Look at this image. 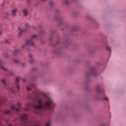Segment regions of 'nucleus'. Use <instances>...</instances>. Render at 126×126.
Returning a JSON list of instances; mask_svg holds the SVG:
<instances>
[{
  "instance_id": "11",
  "label": "nucleus",
  "mask_w": 126,
  "mask_h": 126,
  "mask_svg": "<svg viewBox=\"0 0 126 126\" xmlns=\"http://www.w3.org/2000/svg\"><path fill=\"white\" fill-rule=\"evenodd\" d=\"M96 75V71L95 70V69H93L90 73L87 74V76H89V75Z\"/></svg>"
},
{
  "instance_id": "28",
  "label": "nucleus",
  "mask_w": 126,
  "mask_h": 126,
  "mask_svg": "<svg viewBox=\"0 0 126 126\" xmlns=\"http://www.w3.org/2000/svg\"><path fill=\"white\" fill-rule=\"evenodd\" d=\"M32 70L33 71H35L37 70V68H35V67L32 68Z\"/></svg>"
},
{
  "instance_id": "12",
  "label": "nucleus",
  "mask_w": 126,
  "mask_h": 126,
  "mask_svg": "<svg viewBox=\"0 0 126 126\" xmlns=\"http://www.w3.org/2000/svg\"><path fill=\"white\" fill-rule=\"evenodd\" d=\"M22 12L24 16H27L28 15V9L24 8L22 10Z\"/></svg>"
},
{
  "instance_id": "10",
  "label": "nucleus",
  "mask_w": 126,
  "mask_h": 126,
  "mask_svg": "<svg viewBox=\"0 0 126 126\" xmlns=\"http://www.w3.org/2000/svg\"><path fill=\"white\" fill-rule=\"evenodd\" d=\"M29 62L30 63H34V57H33V55L32 54H30L29 55Z\"/></svg>"
},
{
  "instance_id": "29",
  "label": "nucleus",
  "mask_w": 126,
  "mask_h": 126,
  "mask_svg": "<svg viewBox=\"0 0 126 126\" xmlns=\"http://www.w3.org/2000/svg\"><path fill=\"white\" fill-rule=\"evenodd\" d=\"M1 34H2V32H1V31H0V35H1Z\"/></svg>"
},
{
  "instance_id": "19",
  "label": "nucleus",
  "mask_w": 126,
  "mask_h": 126,
  "mask_svg": "<svg viewBox=\"0 0 126 126\" xmlns=\"http://www.w3.org/2000/svg\"><path fill=\"white\" fill-rule=\"evenodd\" d=\"M71 0L72 1H74L75 0H65L64 1V3H65L66 4H68V3H69V1Z\"/></svg>"
},
{
  "instance_id": "8",
  "label": "nucleus",
  "mask_w": 126,
  "mask_h": 126,
  "mask_svg": "<svg viewBox=\"0 0 126 126\" xmlns=\"http://www.w3.org/2000/svg\"><path fill=\"white\" fill-rule=\"evenodd\" d=\"M32 88H33V89H36V85L34 83H31L30 84L29 86L27 87V89L28 91H30Z\"/></svg>"
},
{
  "instance_id": "14",
  "label": "nucleus",
  "mask_w": 126,
  "mask_h": 126,
  "mask_svg": "<svg viewBox=\"0 0 126 126\" xmlns=\"http://www.w3.org/2000/svg\"><path fill=\"white\" fill-rule=\"evenodd\" d=\"M33 106V104H32L31 103H29L26 105V111H29L30 108Z\"/></svg>"
},
{
  "instance_id": "6",
  "label": "nucleus",
  "mask_w": 126,
  "mask_h": 126,
  "mask_svg": "<svg viewBox=\"0 0 126 126\" xmlns=\"http://www.w3.org/2000/svg\"><path fill=\"white\" fill-rule=\"evenodd\" d=\"M3 64H4V62H3V60H0V66L3 70H4V71H7V72H8L10 75H13V72L12 71H10L8 70V69L4 67L3 66Z\"/></svg>"
},
{
  "instance_id": "33",
  "label": "nucleus",
  "mask_w": 126,
  "mask_h": 126,
  "mask_svg": "<svg viewBox=\"0 0 126 126\" xmlns=\"http://www.w3.org/2000/svg\"><path fill=\"white\" fill-rule=\"evenodd\" d=\"M0 61H2V60H0ZM0 68H1V67L0 66Z\"/></svg>"
},
{
  "instance_id": "17",
  "label": "nucleus",
  "mask_w": 126,
  "mask_h": 126,
  "mask_svg": "<svg viewBox=\"0 0 126 126\" xmlns=\"http://www.w3.org/2000/svg\"><path fill=\"white\" fill-rule=\"evenodd\" d=\"M19 53V51L18 49H15L13 51V54L14 56H16V55H17V54H18Z\"/></svg>"
},
{
  "instance_id": "25",
  "label": "nucleus",
  "mask_w": 126,
  "mask_h": 126,
  "mask_svg": "<svg viewBox=\"0 0 126 126\" xmlns=\"http://www.w3.org/2000/svg\"><path fill=\"white\" fill-rule=\"evenodd\" d=\"M103 99L105 100V101H108L109 99L106 97L105 96L103 97Z\"/></svg>"
},
{
  "instance_id": "5",
  "label": "nucleus",
  "mask_w": 126,
  "mask_h": 126,
  "mask_svg": "<svg viewBox=\"0 0 126 126\" xmlns=\"http://www.w3.org/2000/svg\"><path fill=\"white\" fill-rule=\"evenodd\" d=\"M30 29V25L29 24L26 23L25 24V28L24 29H22L21 27L18 28V31L19 32V35H21L22 33H25V32H27V31H29Z\"/></svg>"
},
{
  "instance_id": "31",
  "label": "nucleus",
  "mask_w": 126,
  "mask_h": 126,
  "mask_svg": "<svg viewBox=\"0 0 126 126\" xmlns=\"http://www.w3.org/2000/svg\"><path fill=\"white\" fill-rule=\"evenodd\" d=\"M42 1H45L46 0H41Z\"/></svg>"
},
{
  "instance_id": "4",
  "label": "nucleus",
  "mask_w": 126,
  "mask_h": 126,
  "mask_svg": "<svg viewBox=\"0 0 126 126\" xmlns=\"http://www.w3.org/2000/svg\"><path fill=\"white\" fill-rule=\"evenodd\" d=\"M1 82L2 83L4 87L9 90L11 93H15V90L13 88H9L8 87V84L6 83V80L4 79H1Z\"/></svg>"
},
{
  "instance_id": "22",
  "label": "nucleus",
  "mask_w": 126,
  "mask_h": 126,
  "mask_svg": "<svg viewBox=\"0 0 126 126\" xmlns=\"http://www.w3.org/2000/svg\"><path fill=\"white\" fill-rule=\"evenodd\" d=\"M4 42L6 43V44H10V41L7 39H5Z\"/></svg>"
},
{
  "instance_id": "3",
  "label": "nucleus",
  "mask_w": 126,
  "mask_h": 126,
  "mask_svg": "<svg viewBox=\"0 0 126 126\" xmlns=\"http://www.w3.org/2000/svg\"><path fill=\"white\" fill-rule=\"evenodd\" d=\"M31 38L32 39L27 40L26 43L22 45V49H26L27 48V46H32V47H34L35 44L33 42V40L37 39V38H38V36L36 35H33L31 36Z\"/></svg>"
},
{
  "instance_id": "21",
  "label": "nucleus",
  "mask_w": 126,
  "mask_h": 126,
  "mask_svg": "<svg viewBox=\"0 0 126 126\" xmlns=\"http://www.w3.org/2000/svg\"><path fill=\"white\" fill-rule=\"evenodd\" d=\"M49 5L53 6V5H54V2L53 1H49Z\"/></svg>"
},
{
  "instance_id": "16",
  "label": "nucleus",
  "mask_w": 126,
  "mask_h": 126,
  "mask_svg": "<svg viewBox=\"0 0 126 126\" xmlns=\"http://www.w3.org/2000/svg\"><path fill=\"white\" fill-rule=\"evenodd\" d=\"M12 112V110L6 109L5 110V111L4 112V113H5V114H6L7 115H10V114Z\"/></svg>"
},
{
  "instance_id": "2",
  "label": "nucleus",
  "mask_w": 126,
  "mask_h": 126,
  "mask_svg": "<svg viewBox=\"0 0 126 126\" xmlns=\"http://www.w3.org/2000/svg\"><path fill=\"white\" fill-rule=\"evenodd\" d=\"M20 120L23 123H24L25 126H41L39 124H33L31 121H28L27 120V114H23L20 117ZM45 126H51V122H48L45 125Z\"/></svg>"
},
{
  "instance_id": "15",
  "label": "nucleus",
  "mask_w": 126,
  "mask_h": 126,
  "mask_svg": "<svg viewBox=\"0 0 126 126\" xmlns=\"http://www.w3.org/2000/svg\"><path fill=\"white\" fill-rule=\"evenodd\" d=\"M96 90L99 93H100V92H103V90L102 89H101V88H100V86H96Z\"/></svg>"
},
{
  "instance_id": "9",
  "label": "nucleus",
  "mask_w": 126,
  "mask_h": 126,
  "mask_svg": "<svg viewBox=\"0 0 126 126\" xmlns=\"http://www.w3.org/2000/svg\"><path fill=\"white\" fill-rule=\"evenodd\" d=\"M20 80V78H16L15 85L17 89H18V90H20V87L19 86V84H18V82H19Z\"/></svg>"
},
{
  "instance_id": "1",
  "label": "nucleus",
  "mask_w": 126,
  "mask_h": 126,
  "mask_svg": "<svg viewBox=\"0 0 126 126\" xmlns=\"http://www.w3.org/2000/svg\"><path fill=\"white\" fill-rule=\"evenodd\" d=\"M35 91L34 95L30 94L27 97V100L33 99V103L36 104V105H33V109H35V114H38L39 113L38 112L40 110H48L51 111V110H53L55 108L56 104L54 103L52 98L47 96L45 94L39 96L40 91L35 89Z\"/></svg>"
},
{
  "instance_id": "23",
  "label": "nucleus",
  "mask_w": 126,
  "mask_h": 126,
  "mask_svg": "<svg viewBox=\"0 0 126 126\" xmlns=\"http://www.w3.org/2000/svg\"><path fill=\"white\" fill-rule=\"evenodd\" d=\"M14 63H19V61L18 60H15Z\"/></svg>"
},
{
  "instance_id": "30",
  "label": "nucleus",
  "mask_w": 126,
  "mask_h": 126,
  "mask_svg": "<svg viewBox=\"0 0 126 126\" xmlns=\"http://www.w3.org/2000/svg\"><path fill=\"white\" fill-rule=\"evenodd\" d=\"M8 122H9V120H7L6 121V123H8Z\"/></svg>"
},
{
  "instance_id": "34",
  "label": "nucleus",
  "mask_w": 126,
  "mask_h": 126,
  "mask_svg": "<svg viewBox=\"0 0 126 126\" xmlns=\"http://www.w3.org/2000/svg\"><path fill=\"white\" fill-rule=\"evenodd\" d=\"M23 81H25V80L23 79Z\"/></svg>"
},
{
  "instance_id": "18",
  "label": "nucleus",
  "mask_w": 126,
  "mask_h": 126,
  "mask_svg": "<svg viewBox=\"0 0 126 126\" xmlns=\"http://www.w3.org/2000/svg\"><path fill=\"white\" fill-rule=\"evenodd\" d=\"M9 15V13L8 12H6L4 14V18H8V16Z\"/></svg>"
},
{
  "instance_id": "27",
  "label": "nucleus",
  "mask_w": 126,
  "mask_h": 126,
  "mask_svg": "<svg viewBox=\"0 0 126 126\" xmlns=\"http://www.w3.org/2000/svg\"><path fill=\"white\" fill-rule=\"evenodd\" d=\"M4 56L5 58H7L8 57V55L7 54V53L5 54Z\"/></svg>"
},
{
  "instance_id": "32",
  "label": "nucleus",
  "mask_w": 126,
  "mask_h": 126,
  "mask_svg": "<svg viewBox=\"0 0 126 126\" xmlns=\"http://www.w3.org/2000/svg\"><path fill=\"white\" fill-rule=\"evenodd\" d=\"M1 28V26H0V29Z\"/></svg>"
},
{
  "instance_id": "7",
  "label": "nucleus",
  "mask_w": 126,
  "mask_h": 126,
  "mask_svg": "<svg viewBox=\"0 0 126 126\" xmlns=\"http://www.w3.org/2000/svg\"><path fill=\"white\" fill-rule=\"evenodd\" d=\"M21 106H22V105L21 104V103L18 102L17 103L18 108H16V106L15 105H11L10 108H11V110H13L14 111H17V112H19V111H20L19 108H21Z\"/></svg>"
},
{
  "instance_id": "26",
  "label": "nucleus",
  "mask_w": 126,
  "mask_h": 126,
  "mask_svg": "<svg viewBox=\"0 0 126 126\" xmlns=\"http://www.w3.org/2000/svg\"><path fill=\"white\" fill-rule=\"evenodd\" d=\"M21 65H22V66H25V63H21Z\"/></svg>"
},
{
  "instance_id": "13",
  "label": "nucleus",
  "mask_w": 126,
  "mask_h": 126,
  "mask_svg": "<svg viewBox=\"0 0 126 126\" xmlns=\"http://www.w3.org/2000/svg\"><path fill=\"white\" fill-rule=\"evenodd\" d=\"M17 8H15L11 10L12 16H15L16 15V12L18 11Z\"/></svg>"
},
{
  "instance_id": "24",
  "label": "nucleus",
  "mask_w": 126,
  "mask_h": 126,
  "mask_svg": "<svg viewBox=\"0 0 126 126\" xmlns=\"http://www.w3.org/2000/svg\"><path fill=\"white\" fill-rule=\"evenodd\" d=\"M106 49H107V51H111V47L109 46H107Z\"/></svg>"
},
{
  "instance_id": "20",
  "label": "nucleus",
  "mask_w": 126,
  "mask_h": 126,
  "mask_svg": "<svg viewBox=\"0 0 126 126\" xmlns=\"http://www.w3.org/2000/svg\"><path fill=\"white\" fill-rule=\"evenodd\" d=\"M59 24L60 25H61V24L62 23H63V20L61 18H59Z\"/></svg>"
}]
</instances>
